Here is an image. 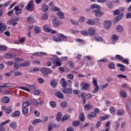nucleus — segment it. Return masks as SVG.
<instances>
[{"mask_svg":"<svg viewBox=\"0 0 131 131\" xmlns=\"http://www.w3.org/2000/svg\"><path fill=\"white\" fill-rule=\"evenodd\" d=\"M55 60L52 61L53 64L54 65H56V66H62V63L61 62H64V61H66L67 59H68V57H62L60 58H58L57 56L54 57Z\"/></svg>","mask_w":131,"mask_h":131,"instance_id":"f257e3e1","label":"nucleus"},{"mask_svg":"<svg viewBox=\"0 0 131 131\" xmlns=\"http://www.w3.org/2000/svg\"><path fill=\"white\" fill-rule=\"evenodd\" d=\"M25 9L30 12H33L34 11V3L33 1H30L26 6Z\"/></svg>","mask_w":131,"mask_h":131,"instance_id":"f03ea898","label":"nucleus"},{"mask_svg":"<svg viewBox=\"0 0 131 131\" xmlns=\"http://www.w3.org/2000/svg\"><path fill=\"white\" fill-rule=\"evenodd\" d=\"M20 90H23V91H26V92H30L31 90H35V86L34 85H27L26 87L20 86L19 87Z\"/></svg>","mask_w":131,"mask_h":131,"instance_id":"7ed1b4c3","label":"nucleus"},{"mask_svg":"<svg viewBox=\"0 0 131 131\" xmlns=\"http://www.w3.org/2000/svg\"><path fill=\"white\" fill-rule=\"evenodd\" d=\"M18 21H19L18 17H13V18H12L9 20H8V24H9L10 25H12V26H15V25H17V22Z\"/></svg>","mask_w":131,"mask_h":131,"instance_id":"20e7f679","label":"nucleus"},{"mask_svg":"<svg viewBox=\"0 0 131 131\" xmlns=\"http://www.w3.org/2000/svg\"><path fill=\"white\" fill-rule=\"evenodd\" d=\"M43 30L45 32H50L51 34H54V33H56V31L51 29V28H50V26L48 25L43 26Z\"/></svg>","mask_w":131,"mask_h":131,"instance_id":"39448f33","label":"nucleus"},{"mask_svg":"<svg viewBox=\"0 0 131 131\" xmlns=\"http://www.w3.org/2000/svg\"><path fill=\"white\" fill-rule=\"evenodd\" d=\"M81 87V91H89L91 85L89 83H85L84 82H82L80 84Z\"/></svg>","mask_w":131,"mask_h":131,"instance_id":"423d86ee","label":"nucleus"},{"mask_svg":"<svg viewBox=\"0 0 131 131\" xmlns=\"http://www.w3.org/2000/svg\"><path fill=\"white\" fill-rule=\"evenodd\" d=\"M93 13L94 14L96 17H102L104 15V12L101 10H93Z\"/></svg>","mask_w":131,"mask_h":131,"instance_id":"0eeeda50","label":"nucleus"},{"mask_svg":"<svg viewBox=\"0 0 131 131\" xmlns=\"http://www.w3.org/2000/svg\"><path fill=\"white\" fill-rule=\"evenodd\" d=\"M41 72L44 74H51L53 73V71L49 68H43L41 70Z\"/></svg>","mask_w":131,"mask_h":131,"instance_id":"6e6552de","label":"nucleus"},{"mask_svg":"<svg viewBox=\"0 0 131 131\" xmlns=\"http://www.w3.org/2000/svg\"><path fill=\"white\" fill-rule=\"evenodd\" d=\"M104 27L105 29H110L111 25H112V22L110 20H106L103 23Z\"/></svg>","mask_w":131,"mask_h":131,"instance_id":"1a4fd4ad","label":"nucleus"},{"mask_svg":"<svg viewBox=\"0 0 131 131\" xmlns=\"http://www.w3.org/2000/svg\"><path fill=\"white\" fill-rule=\"evenodd\" d=\"M7 27L5 24H3V21L0 20V33H2L6 30Z\"/></svg>","mask_w":131,"mask_h":131,"instance_id":"9d476101","label":"nucleus"},{"mask_svg":"<svg viewBox=\"0 0 131 131\" xmlns=\"http://www.w3.org/2000/svg\"><path fill=\"white\" fill-rule=\"evenodd\" d=\"M119 38V36L117 35H112L111 40V41L113 42V43H114L115 42H117Z\"/></svg>","mask_w":131,"mask_h":131,"instance_id":"9b49d317","label":"nucleus"},{"mask_svg":"<svg viewBox=\"0 0 131 131\" xmlns=\"http://www.w3.org/2000/svg\"><path fill=\"white\" fill-rule=\"evenodd\" d=\"M32 103V101L31 100L28 99L23 103L22 108H26V107L29 106V105H31Z\"/></svg>","mask_w":131,"mask_h":131,"instance_id":"f8f14e48","label":"nucleus"},{"mask_svg":"<svg viewBox=\"0 0 131 131\" xmlns=\"http://www.w3.org/2000/svg\"><path fill=\"white\" fill-rule=\"evenodd\" d=\"M53 23L54 27H58V26L62 25V21H59L57 19H54Z\"/></svg>","mask_w":131,"mask_h":131,"instance_id":"ddd939ff","label":"nucleus"},{"mask_svg":"<svg viewBox=\"0 0 131 131\" xmlns=\"http://www.w3.org/2000/svg\"><path fill=\"white\" fill-rule=\"evenodd\" d=\"M21 114L20 111H15L14 112L12 113L10 116L11 117H19V116Z\"/></svg>","mask_w":131,"mask_h":131,"instance_id":"4468645a","label":"nucleus"},{"mask_svg":"<svg viewBox=\"0 0 131 131\" xmlns=\"http://www.w3.org/2000/svg\"><path fill=\"white\" fill-rule=\"evenodd\" d=\"M14 10L15 11L16 15H20L22 13V9H19V7L18 6H15L14 8Z\"/></svg>","mask_w":131,"mask_h":131,"instance_id":"2eb2a0df","label":"nucleus"},{"mask_svg":"<svg viewBox=\"0 0 131 131\" xmlns=\"http://www.w3.org/2000/svg\"><path fill=\"white\" fill-rule=\"evenodd\" d=\"M9 101H10V98L7 96L2 97L1 98V102H2V103H4V104H7L9 103Z\"/></svg>","mask_w":131,"mask_h":131,"instance_id":"dca6fc26","label":"nucleus"},{"mask_svg":"<svg viewBox=\"0 0 131 131\" xmlns=\"http://www.w3.org/2000/svg\"><path fill=\"white\" fill-rule=\"evenodd\" d=\"M57 15L58 18H60V19H64V18H65V14H64V12H63L62 11H58L57 13Z\"/></svg>","mask_w":131,"mask_h":131,"instance_id":"f3484780","label":"nucleus"},{"mask_svg":"<svg viewBox=\"0 0 131 131\" xmlns=\"http://www.w3.org/2000/svg\"><path fill=\"white\" fill-rule=\"evenodd\" d=\"M93 108V105L91 104V103H89L84 106V110H85V111H89V110H91Z\"/></svg>","mask_w":131,"mask_h":131,"instance_id":"a211bd4d","label":"nucleus"},{"mask_svg":"<svg viewBox=\"0 0 131 131\" xmlns=\"http://www.w3.org/2000/svg\"><path fill=\"white\" fill-rule=\"evenodd\" d=\"M88 32L90 35H93V34H95V32H96V29L93 27L89 28L88 29Z\"/></svg>","mask_w":131,"mask_h":131,"instance_id":"6ab92c4d","label":"nucleus"},{"mask_svg":"<svg viewBox=\"0 0 131 131\" xmlns=\"http://www.w3.org/2000/svg\"><path fill=\"white\" fill-rule=\"evenodd\" d=\"M41 9L42 12L46 13L48 11V10H49V6L47 5L46 4H42L41 5Z\"/></svg>","mask_w":131,"mask_h":131,"instance_id":"aec40b11","label":"nucleus"},{"mask_svg":"<svg viewBox=\"0 0 131 131\" xmlns=\"http://www.w3.org/2000/svg\"><path fill=\"white\" fill-rule=\"evenodd\" d=\"M12 85H13V83H6L3 85H0V88L5 89L6 88H10V86H12Z\"/></svg>","mask_w":131,"mask_h":131,"instance_id":"412c9836","label":"nucleus"},{"mask_svg":"<svg viewBox=\"0 0 131 131\" xmlns=\"http://www.w3.org/2000/svg\"><path fill=\"white\" fill-rule=\"evenodd\" d=\"M62 92L64 94H70L72 92V89L69 88H64L63 90L62 91Z\"/></svg>","mask_w":131,"mask_h":131,"instance_id":"4be33fe9","label":"nucleus"},{"mask_svg":"<svg viewBox=\"0 0 131 131\" xmlns=\"http://www.w3.org/2000/svg\"><path fill=\"white\" fill-rule=\"evenodd\" d=\"M86 24L88 25H95L96 21L93 19H89L86 21Z\"/></svg>","mask_w":131,"mask_h":131,"instance_id":"5701e85b","label":"nucleus"},{"mask_svg":"<svg viewBox=\"0 0 131 131\" xmlns=\"http://www.w3.org/2000/svg\"><path fill=\"white\" fill-rule=\"evenodd\" d=\"M122 17H123V14H120L117 16L113 20L114 23H117L119 20H121Z\"/></svg>","mask_w":131,"mask_h":131,"instance_id":"b1692460","label":"nucleus"},{"mask_svg":"<svg viewBox=\"0 0 131 131\" xmlns=\"http://www.w3.org/2000/svg\"><path fill=\"white\" fill-rule=\"evenodd\" d=\"M72 125L73 126H80V127H81V126H82V124H81L80 123V122L79 121H75L73 122L72 123Z\"/></svg>","mask_w":131,"mask_h":131,"instance_id":"393cba45","label":"nucleus"},{"mask_svg":"<svg viewBox=\"0 0 131 131\" xmlns=\"http://www.w3.org/2000/svg\"><path fill=\"white\" fill-rule=\"evenodd\" d=\"M55 96H56L57 98H59V99H63V98H64V95L60 92H56L55 93Z\"/></svg>","mask_w":131,"mask_h":131,"instance_id":"a878e982","label":"nucleus"},{"mask_svg":"<svg viewBox=\"0 0 131 131\" xmlns=\"http://www.w3.org/2000/svg\"><path fill=\"white\" fill-rule=\"evenodd\" d=\"M117 66H118V67H119V68H120V71H122V72L125 71V68L123 64H120V63H118L117 64Z\"/></svg>","mask_w":131,"mask_h":131,"instance_id":"bb28decb","label":"nucleus"},{"mask_svg":"<svg viewBox=\"0 0 131 131\" xmlns=\"http://www.w3.org/2000/svg\"><path fill=\"white\" fill-rule=\"evenodd\" d=\"M30 64V61L29 60H27L26 61H25V62L20 63V67H25L26 66H29Z\"/></svg>","mask_w":131,"mask_h":131,"instance_id":"cd10ccee","label":"nucleus"},{"mask_svg":"<svg viewBox=\"0 0 131 131\" xmlns=\"http://www.w3.org/2000/svg\"><path fill=\"white\" fill-rule=\"evenodd\" d=\"M10 126L12 129H16L17 128V123L16 122H12L10 124Z\"/></svg>","mask_w":131,"mask_h":131,"instance_id":"c85d7f7f","label":"nucleus"},{"mask_svg":"<svg viewBox=\"0 0 131 131\" xmlns=\"http://www.w3.org/2000/svg\"><path fill=\"white\" fill-rule=\"evenodd\" d=\"M90 9H101V6L100 5H98V4H92L90 6Z\"/></svg>","mask_w":131,"mask_h":131,"instance_id":"c756f323","label":"nucleus"},{"mask_svg":"<svg viewBox=\"0 0 131 131\" xmlns=\"http://www.w3.org/2000/svg\"><path fill=\"white\" fill-rule=\"evenodd\" d=\"M116 30L117 32H122L123 31V26L121 25H118L117 26Z\"/></svg>","mask_w":131,"mask_h":131,"instance_id":"7c9ffc66","label":"nucleus"},{"mask_svg":"<svg viewBox=\"0 0 131 131\" xmlns=\"http://www.w3.org/2000/svg\"><path fill=\"white\" fill-rule=\"evenodd\" d=\"M22 113L25 116H27V114H28V108L23 107Z\"/></svg>","mask_w":131,"mask_h":131,"instance_id":"2f4dec72","label":"nucleus"},{"mask_svg":"<svg viewBox=\"0 0 131 131\" xmlns=\"http://www.w3.org/2000/svg\"><path fill=\"white\" fill-rule=\"evenodd\" d=\"M96 116H97V114L92 112L88 115V119H92L93 117H96Z\"/></svg>","mask_w":131,"mask_h":131,"instance_id":"473e14b6","label":"nucleus"},{"mask_svg":"<svg viewBox=\"0 0 131 131\" xmlns=\"http://www.w3.org/2000/svg\"><path fill=\"white\" fill-rule=\"evenodd\" d=\"M94 40H95V41H99V42H101V41H103V38L99 36H96L94 37Z\"/></svg>","mask_w":131,"mask_h":131,"instance_id":"72a5a7b5","label":"nucleus"},{"mask_svg":"<svg viewBox=\"0 0 131 131\" xmlns=\"http://www.w3.org/2000/svg\"><path fill=\"white\" fill-rule=\"evenodd\" d=\"M27 21L30 23L34 22V17H33L32 15H30L29 17H27Z\"/></svg>","mask_w":131,"mask_h":131,"instance_id":"f704fd0d","label":"nucleus"},{"mask_svg":"<svg viewBox=\"0 0 131 131\" xmlns=\"http://www.w3.org/2000/svg\"><path fill=\"white\" fill-rule=\"evenodd\" d=\"M25 40H26L25 37H23L19 39L18 41H16L15 43H17V45H21L24 42Z\"/></svg>","mask_w":131,"mask_h":131,"instance_id":"c9c22d12","label":"nucleus"},{"mask_svg":"<svg viewBox=\"0 0 131 131\" xmlns=\"http://www.w3.org/2000/svg\"><path fill=\"white\" fill-rule=\"evenodd\" d=\"M60 83L62 88H66V80H65V79L62 78L60 80Z\"/></svg>","mask_w":131,"mask_h":131,"instance_id":"e433bc0d","label":"nucleus"},{"mask_svg":"<svg viewBox=\"0 0 131 131\" xmlns=\"http://www.w3.org/2000/svg\"><path fill=\"white\" fill-rule=\"evenodd\" d=\"M40 31H41V29H40V28L38 26H36L35 28V30H34V32L35 33H36V34H38V33H39V32H40Z\"/></svg>","mask_w":131,"mask_h":131,"instance_id":"4c0bfd02","label":"nucleus"},{"mask_svg":"<svg viewBox=\"0 0 131 131\" xmlns=\"http://www.w3.org/2000/svg\"><path fill=\"white\" fill-rule=\"evenodd\" d=\"M58 36L60 38H62L64 41H67V37L64 36L62 34H59Z\"/></svg>","mask_w":131,"mask_h":131,"instance_id":"58836bf2","label":"nucleus"},{"mask_svg":"<svg viewBox=\"0 0 131 131\" xmlns=\"http://www.w3.org/2000/svg\"><path fill=\"white\" fill-rule=\"evenodd\" d=\"M51 86H53V88H56V85H57V81L55 80H52L51 82Z\"/></svg>","mask_w":131,"mask_h":131,"instance_id":"ea45409f","label":"nucleus"},{"mask_svg":"<svg viewBox=\"0 0 131 131\" xmlns=\"http://www.w3.org/2000/svg\"><path fill=\"white\" fill-rule=\"evenodd\" d=\"M11 4V2L8 1L4 3V4H0V8H2V7H4V8L6 7H8L9 4Z\"/></svg>","mask_w":131,"mask_h":131,"instance_id":"a19ab883","label":"nucleus"},{"mask_svg":"<svg viewBox=\"0 0 131 131\" xmlns=\"http://www.w3.org/2000/svg\"><path fill=\"white\" fill-rule=\"evenodd\" d=\"M8 49V47L5 45H2L0 46V51H2V52H5V51H7V49Z\"/></svg>","mask_w":131,"mask_h":131,"instance_id":"79ce46f5","label":"nucleus"},{"mask_svg":"<svg viewBox=\"0 0 131 131\" xmlns=\"http://www.w3.org/2000/svg\"><path fill=\"white\" fill-rule=\"evenodd\" d=\"M12 108L11 106H9L7 108H6L5 111L6 114H10V113L12 112Z\"/></svg>","mask_w":131,"mask_h":131,"instance_id":"37998d69","label":"nucleus"},{"mask_svg":"<svg viewBox=\"0 0 131 131\" xmlns=\"http://www.w3.org/2000/svg\"><path fill=\"white\" fill-rule=\"evenodd\" d=\"M62 117V113H58L57 114V116H56V120L57 121H60V119H61V117Z\"/></svg>","mask_w":131,"mask_h":131,"instance_id":"c03bdc74","label":"nucleus"},{"mask_svg":"<svg viewBox=\"0 0 131 131\" xmlns=\"http://www.w3.org/2000/svg\"><path fill=\"white\" fill-rule=\"evenodd\" d=\"M41 122V119H37L33 121L32 124L34 125L37 123H39V122Z\"/></svg>","mask_w":131,"mask_h":131,"instance_id":"a18cd8bd","label":"nucleus"},{"mask_svg":"<svg viewBox=\"0 0 131 131\" xmlns=\"http://www.w3.org/2000/svg\"><path fill=\"white\" fill-rule=\"evenodd\" d=\"M52 39L54 41H57L58 42H61V41H62L60 38L56 37L55 36L52 37Z\"/></svg>","mask_w":131,"mask_h":131,"instance_id":"49530a36","label":"nucleus"},{"mask_svg":"<svg viewBox=\"0 0 131 131\" xmlns=\"http://www.w3.org/2000/svg\"><path fill=\"white\" fill-rule=\"evenodd\" d=\"M117 114L119 116H122L124 114V111L123 110H119L117 112Z\"/></svg>","mask_w":131,"mask_h":131,"instance_id":"de8ad7c7","label":"nucleus"},{"mask_svg":"<svg viewBox=\"0 0 131 131\" xmlns=\"http://www.w3.org/2000/svg\"><path fill=\"white\" fill-rule=\"evenodd\" d=\"M79 119L80 121H83L84 119H85V117H84V114L83 113H81L79 116Z\"/></svg>","mask_w":131,"mask_h":131,"instance_id":"09e8293b","label":"nucleus"},{"mask_svg":"<svg viewBox=\"0 0 131 131\" xmlns=\"http://www.w3.org/2000/svg\"><path fill=\"white\" fill-rule=\"evenodd\" d=\"M80 33L82 34V35H85V36L89 35V32L86 31V30L81 31Z\"/></svg>","mask_w":131,"mask_h":131,"instance_id":"8fccbe9b","label":"nucleus"},{"mask_svg":"<svg viewBox=\"0 0 131 131\" xmlns=\"http://www.w3.org/2000/svg\"><path fill=\"white\" fill-rule=\"evenodd\" d=\"M120 95L121 97H123V98H125L127 96L126 93L125 91H124V90H122L120 92Z\"/></svg>","mask_w":131,"mask_h":131,"instance_id":"3c124183","label":"nucleus"},{"mask_svg":"<svg viewBox=\"0 0 131 131\" xmlns=\"http://www.w3.org/2000/svg\"><path fill=\"white\" fill-rule=\"evenodd\" d=\"M52 10L54 12H56V11H57V12H60V11H61V9L60 8H58V7H53L52 8Z\"/></svg>","mask_w":131,"mask_h":131,"instance_id":"603ef678","label":"nucleus"},{"mask_svg":"<svg viewBox=\"0 0 131 131\" xmlns=\"http://www.w3.org/2000/svg\"><path fill=\"white\" fill-rule=\"evenodd\" d=\"M94 86L95 88L93 91V93L96 94L98 92V91H99V85Z\"/></svg>","mask_w":131,"mask_h":131,"instance_id":"864d4df0","label":"nucleus"},{"mask_svg":"<svg viewBox=\"0 0 131 131\" xmlns=\"http://www.w3.org/2000/svg\"><path fill=\"white\" fill-rule=\"evenodd\" d=\"M93 83L94 85V86H97V85H99V84H98V82L97 81V79L95 78H93Z\"/></svg>","mask_w":131,"mask_h":131,"instance_id":"5fc2aeb1","label":"nucleus"},{"mask_svg":"<svg viewBox=\"0 0 131 131\" xmlns=\"http://www.w3.org/2000/svg\"><path fill=\"white\" fill-rule=\"evenodd\" d=\"M71 23L73 25H78V21L74 20V19H71Z\"/></svg>","mask_w":131,"mask_h":131,"instance_id":"6e6d98bb","label":"nucleus"},{"mask_svg":"<svg viewBox=\"0 0 131 131\" xmlns=\"http://www.w3.org/2000/svg\"><path fill=\"white\" fill-rule=\"evenodd\" d=\"M110 112L112 114H114L115 113V107H112L110 108Z\"/></svg>","mask_w":131,"mask_h":131,"instance_id":"4d7b16f0","label":"nucleus"},{"mask_svg":"<svg viewBox=\"0 0 131 131\" xmlns=\"http://www.w3.org/2000/svg\"><path fill=\"white\" fill-rule=\"evenodd\" d=\"M41 19L42 20H48V14H43L41 16Z\"/></svg>","mask_w":131,"mask_h":131,"instance_id":"13d9d810","label":"nucleus"},{"mask_svg":"<svg viewBox=\"0 0 131 131\" xmlns=\"http://www.w3.org/2000/svg\"><path fill=\"white\" fill-rule=\"evenodd\" d=\"M56 102L55 101H51L50 102V106L52 107V108H55V107L56 106Z\"/></svg>","mask_w":131,"mask_h":131,"instance_id":"bf43d9fd","label":"nucleus"},{"mask_svg":"<svg viewBox=\"0 0 131 131\" xmlns=\"http://www.w3.org/2000/svg\"><path fill=\"white\" fill-rule=\"evenodd\" d=\"M33 104L35 106H38V101L36 99H33Z\"/></svg>","mask_w":131,"mask_h":131,"instance_id":"052dcab7","label":"nucleus"},{"mask_svg":"<svg viewBox=\"0 0 131 131\" xmlns=\"http://www.w3.org/2000/svg\"><path fill=\"white\" fill-rule=\"evenodd\" d=\"M108 117H109V116H105L104 117H99V119L100 120H106V119L107 118H108Z\"/></svg>","mask_w":131,"mask_h":131,"instance_id":"680f3d73","label":"nucleus"},{"mask_svg":"<svg viewBox=\"0 0 131 131\" xmlns=\"http://www.w3.org/2000/svg\"><path fill=\"white\" fill-rule=\"evenodd\" d=\"M67 119H69V116H64L61 119V121H62V122H63V121H64V120H67Z\"/></svg>","mask_w":131,"mask_h":131,"instance_id":"e2e57ef3","label":"nucleus"},{"mask_svg":"<svg viewBox=\"0 0 131 131\" xmlns=\"http://www.w3.org/2000/svg\"><path fill=\"white\" fill-rule=\"evenodd\" d=\"M120 11L118 9H117L114 11V16H116V15H118V14H120Z\"/></svg>","mask_w":131,"mask_h":131,"instance_id":"0e129e2a","label":"nucleus"},{"mask_svg":"<svg viewBox=\"0 0 131 131\" xmlns=\"http://www.w3.org/2000/svg\"><path fill=\"white\" fill-rule=\"evenodd\" d=\"M67 77L68 78H70V79H73V78H74V76L72 74H68Z\"/></svg>","mask_w":131,"mask_h":131,"instance_id":"69168bd1","label":"nucleus"},{"mask_svg":"<svg viewBox=\"0 0 131 131\" xmlns=\"http://www.w3.org/2000/svg\"><path fill=\"white\" fill-rule=\"evenodd\" d=\"M118 78H126V76L122 74H119L118 75Z\"/></svg>","mask_w":131,"mask_h":131,"instance_id":"338daca9","label":"nucleus"},{"mask_svg":"<svg viewBox=\"0 0 131 131\" xmlns=\"http://www.w3.org/2000/svg\"><path fill=\"white\" fill-rule=\"evenodd\" d=\"M66 106H67V102H63L61 104V107L62 108H64Z\"/></svg>","mask_w":131,"mask_h":131,"instance_id":"774afa93","label":"nucleus"}]
</instances>
